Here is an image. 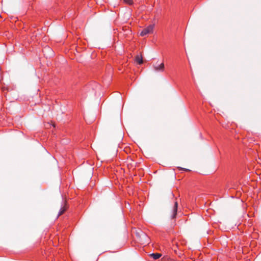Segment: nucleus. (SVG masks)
Segmentation results:
<instances>
[{
  "label": "nucleus",
  "mask_w": 261,
  "mask_h": 261,
  "mask_svg": "<svg viewBox=\"0 0 261 261\" xmlns=\"http://www.w3.org/2000/svg\"><path fill=\"white\" fill-rule=\"evenodd\" d=\"M154 27V24H150L148 25L147 28L142 30V31L140 33V35L141 36H144L147 34L152 33Z\"/></svg>",
  "instance_id": "obj_1"
},
{
  "label": "nucleus",
  "mask_w": 261,
  "mask_h": 261,
  "mask_svg": "<svg viewBox=\"0 0 261 261\" xmlns=\"http://www.w3.org/2000/svg\"><path fill=\"white\" fill-rule=\"evenodd\" d=\"M153 68L156 71H163L164 70V64L162 63L160 65H153Z\"/></svg>",
  "instance_id": "obj_2"
},
{
  "label": "nucleus",
  "mask_w": 261,
  "mask_h": 261,
  "mask_svg": "<svg viewBox=\"0 0 261 261\" xmlns=\"http://www.w3.org/2000/svg\"><path fill=\"white\" fill-rule=\"evenodd\" d=\"M177 207H178V203H177V202L176 201V202H175L174 205L173 207L172 215L171 216V218L172 219L174 218L176 215Z\"/></svg>",
  "instance_id": "obj_3"
},
{
  "label": "nucleus",
  "mask_w": 261,
  "mask_h": 261,
  "mask_svg": "<svg viewBox=\"0 0 261 261\" xmlns=\"http://www.w3.org/2000/svg\"><path fill=\"white\" fill-rule=\"evenodd\" d=\"M135 61L137 62L139 64H141L143 63V59H142V56L141 54L138 55L135 57Z\"/></svg>",
  "instance_id": "obj_4"
},
{
  "label": "nucleus",
  "mask_w": 261,
  "mask_h": 261,
  "mask_svg": "<svg viewBox=\"0 0 261 261\" xmlns=\"http://www.w3.org/2000/svg\"><path fill=\"white\" fill-rule=\"evenodd\" d=\"M149 255H150V256L152 257L153 259H156L159 258L162 256V254L160 253H151Z\"/></svg>",
  "instance_id": "obj_5"
},
{
  "label": "nucleus",
  "mask_w": 261,
  "mask_h": 261,
  "mask_svg": "<svg viewBox=\"0 0 261 261\" xmlns=\"http://www.w3.org/2000/svg\"><path fill=\"white\" fill-rule=\"evenodd\" d=\"M66 208L65 207H63L61 208L60 211L58 215V217L62 215L65 211H66Z\"/></svg>",
  "instance_id": "obj_6"
},
{
  "label": "nucleus",
  "mask_w": 261,
  "mask_h": 261,
  "mask_svg": "<svg viewBox=\"0 0 261 261\" xmlns=\"http://www.w3.org/2000/svg\"><path fill=\"white\" fill-rule=\"evenodd\" d=\"M124 2L129 5L133 4V0H123Z\"/></svg>",
  "instance_id": "obj_7"
},
{
  "label": "nucleus",
  "mask_w": 261,
  "mask_h": 261,
  "mask_svg": "<svg viewBox=\"0 0 261 261\" xmlns=\"http://www.w3.org/2000/svg\"><path fill=\"white\" fill-rule=\"evenodd\" d=\"M180 169H182V170H184L185 171H188V169H184V168H180Z\"/></svg>",
  "instance_id": "obj_8"
}]
</instances>
